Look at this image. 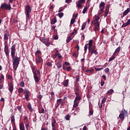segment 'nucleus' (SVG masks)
<instances>
[{
  "label": "nucleus",
  "instance_id": "obj_25",
  "mask_svg": "<svg viewBox=\"0 0 130 130\" xmlns=\"http://www.w3.org/2000/svg\"><path fill=\"white\" fill-rule=\"evenodd\" d=\"M113 92H114V90H113L112 89H111L107 92L106 94L107 95H108V94H113Z\"/></svg>",
  "mask_w": 130,
  "mask_h": 130
},
{
  "label": "nucleus",
  "instance_id": "obj_8",
  "mask_svg": "<svg viewBox=\"0 0 130 130\" xmlns=\"http://www.w3.org/2000/svg\"><path fill=\"white\" fill-rule=\"evenodd\" d=\"M100 9L104 10L105 8V3L101 2L99 6Z\"/></svg>",
  "mask_w": 130,
  "mask_h": 130
},
{
  "label": "nucleus",
  "instance_id": "obj_5",
  "mask_svg": "<svg viewBox=\"0 0 130 130\" xmlns=\"http://www.w3.org/2000/svg\"><path fill=\"white\" fill-rule=\"evenodd\" d=\"M36 60L37 63H40V62H42L43 61L42 58L39 55L37 56Z\"/></svg>",
  "mask_w": 130,
  "mask_h": 130
},
{
  "label": "nucleus",
  "instance_id": "obj_7",
  "mask_svg": "<svg viewBox=\"0 0 130 130\" xmlns=\"http://www.w3.org/2000/svg\"><path fill=\"white\" fill-rule=\"evenodd\" d=\"M92 44H93V40H90L89 41L88 44H87V45H88V50H91V49H92Z\"/></svg>",
  "mask_w": 130,
  "mask_h": 130
},
{
  "label": "nucleus",
  "instance_id": "obj_32",
  "mask_svg": "<svg viewBox=\"0 0 130 130\" xmlns=\"http://www.w3.org/2000/svg\"><path fill=\"white\" fill-rule=\"evenodd\" d=\"M86 25H87V23L84 22L81 26V30H84L86 27Z\"/></svg>",
  "mask_w": 130,
  "mask_h": 130
},
{
  "label": "nucleus",
  "instance_id": "obj_22",
  "mask_svg": "<svg viewBox=\"0 0 130 130\" xmlns=\"http://www.w3.org/2000/svg\"><path fill=\"white\" fill-rule=\"evenodd\" d=\"M119 51H120V47H118V48H117L115 51V52H114V55H115V54H116V53L119 52Z\"/></svg>",
  "mask_w": 130,
  "mask_h": 130
},
{
  "label": "nucleus",
  "instance_id": "obj_38",
  "mask_svg": "<svg viewBox=\"0 0 130 130\" xmlns=\"http://www.w3.org/2000/svg\"><path fill=\"white\" fill-rule=\"evenodd\" d=\"M8 50H9V46H8V45H5L4 48V51H7Z\"/></svg>",
  "mask_w": 130,
  "mask_h": 130
},
{
  "label": "nucleus",
  "instance_id": "obj_56",
  "mask_svg": "<svg viewBox=\"0 0 130 130\" xmlns=\"http://www.w3.org/2000/svg\"><path fill=\"white\" fill-rule=\"evenodd\" d=\"M99 27L100 26H95L93 28V30L94 31H98V30H99Z\"/></svg>",
  "mask_w": 130,
  "mask_h": 130
},
{
  "label": "nucleus",
  "instance_id": "obj_39",
  "mask_svg": "<svg viewBox=\"0 0 130 130\" xmlns=\"http://www.w3.org/2000/svg\"><path fill=\"white\" fill-rule=\"evenodd\" d=\"M76 101L81 100V96H76L75 100Z\"/></svg>",
  "mask_w": 130,
  "mask_h": 130
},
{
  "label": "nucleus",
  "instance_id": "obj_49",
  "mask_svg": "<svg viewBox=\"0 0 130 130\" xmlns=\"http://www.w3.org/2000/svg\"><path fill=\"white\" fill-rule=\"evenodd\" d=\"M56 122V120H55V119L53 118L51 122V124H55V123Z\"/></svg>",
  "mask_w": 130,
  "mask_h": 130
},
{
  "label": "nucleus",
  "instance_id": "obj_30",
  "mask_svg": "<svg viewBox=\"0 0 130 130\" xmlns=\"http://www.w3.org/2000/svg\"><path fill=\"white\" fill-rule=\"evenodd\" d=\"M50 95H51L50 98V101H51V100H53V98H54V96H53L54 95V92L53 91H52L50 93Z\"/></svg>",
  "mask_w": 130,
  "mask_h": 130
},
{
  "label": "nucleus",
  "instance_id": "obj_44",
  "mask_svg": "<svg viewBox=\"0 0 130 130\" xmlns=\"http://www.w3.org/2000/svg\"><path fill=\"white\" fill-rule=\"evenodd\" d=\"M126 26H128V23L127 22H125V23H123L122 25V28H123L124 27H126Z\"/></svg>",
  "mask_w": 130,
  "mask_h": 130
},
{
  "label": "nucleus",
  "instance_id": "obj_37",
  "mask_svg": "<svg viewBox=\"0 0 130 130\" xmlns=\"http://www.w3.org/2000/svg\"><path fill=\"white\" fill-rule=\"evenodd\" d=\"M19 86H20V87H22V88H23V87H25V83H24V82L21 81V82L20 83Z\"/></svg>",
  "mask_w": 130,
  "mask_h": 130
},
{
  "label": "nucleus",
  "instance_id": "obj_51",
  "mask_svg": "<svg viewBox=\"0 0 130 130\" xmlns=\"http://www.w3.org/2000/svg\"><path fill=\"white\" fill-rule=\"evenodd\" d=\"M4 78H5V77L3 75L0 76V82L1 83H2L3 81H2V80H3V79H4Z\"/></svg>",
  "mask_w": 130,
  "mask_h": 130
},
{
  "label": "nucleus",
  "instance_id": "obj_1",
  "mask_svg": "<svg viewBox=\"0 0 130 130\" xmlns=\"http://www.w3.org/2000/svg\"><path fill=\"white\" fill-rule=\"evenodd\" d=\"M16 52V45L14 44L11 47V56L13 60V66L14 71H17V69L20 63L21 58L20 57L15 56Z\"/></svg>",
  "mask_w": 130,
  "mask_h": 130
},
{
  "label": "nucleus",
  "instance_id": "obj_27",
  "mask_svg": "<svg viewBox=\"0 0 130 130\" xmlns=\"http://www.w3.org/2000/svg\"><path fill=\"white\" fill-rule=\"evenodd\" d=\"M56 22V18H53L51 20V24L52 25H53L54 24H55V22Z\"/></svg>",
  "mask_w": 130,
  "mask_h": 130
},
{
  "label": "nucleus",
  "instance_id": "obj_34",
  "mask_svg": "<svg viewBox=\"0 0 130 130\" xmlns=\"http://www.w3.org/2000/svg\"><path fill=\"white\" fill-rule=\"evenodd\" d=\"M115 55H114V54H113V55L112 56V57L109 58V61H111L113 60V59H114L115 58Z\"/></svg>",
  "mask_w": 130,
  "mask_h": 130
},
{
  "label": "nucleus",
  "instance_id": "obj_23",
  "mask_svg": "<svg viewBox=\"0 0 130 130\" xmlns=\"http://www.w3.org/2000/svg\"><path fill=\"white\" fill-rule=\"evenodd\" d=\"M72 39L73 38H72V36H69L67 39V43H69Z\"/></svg>",
  "mask_w": 130,
  "mask_h": 130
},
{
  "label": "nucleus",
  "instance_id": "obj_48",
  "mask_svg": "<svg viewBox=\"0 0 130 130\" xmlns=\"http://www.w3.org/2000/svg\"><path fill=\"white\" fill-rule=\"evenodd\" d=\"M93 115V110H90L89 111V115L88 116H91V115Z\"/></svg>",
  "mask_w": 130,
  "mask_h": 130
},
{
  "label": "nucleus",
  "instance_id": "obj_57",
  "mask_svg": "<svg viewBox=\"0 0 130 130\" xmlns=\"http://www.w3.org/2000/svg\"><path fill=\"white\" fill-rule=\"evenodd\" d=\"M17 109L19 111V112H22V108H21V107L17 106Z\"/></svg>",
  "mask_w": 130,
  "mask_h": 130
},
{
  "label": "nucleus",
  "instance_id": "obj_62",
  "mask_svg": "<svg viewBox=\"0 0 130 130\" xmlns=\"http://www.w3.org/2000/svg\"><path fill=\"white\" fill-rule=\"evenodd\" d=\"M104 84H105V82L103 80H102L101 81V85L103 86L104 85Z\"/></svg>",
  "mask_w": 130,
  "mask_h": 130
},
{
  "label": "nucleus",
  "instance_id": "obj_14",
  "mask_svg": "<svg viewBox=\"0 0 130 130\" xmlns=\"http://www.w3.org/2000/svg\"><path fill=\"white\" fill-rule=\"evenodd\" d=\"M56 56L58 58H61V55L59 54L58 50H57V53L53 56V57H56Z\"/></svg>",
  "mask_w": 130,
  "mask_h": 130
},
{
  "label": "nucleus",
  "instance_id": "obj_16",
  "mask_svg": "<svg viewBox=\"0 0 130 130\" xmlns=\"http://www.w3.org/2000/svg\"><path fill=\"white\" fill-rule=\"evenodd\" d=\"M121 113L124 116H127V111L125 109L122 110Z\"/></svg>",
  "mask_w": 130,
  "mask_h": 130
},
{
  "label": "nucleus",
  "instance_id": "obj_43",
  "mask_svg": "<svg viewBox=\"0 0 130 130\" xmlns=\"http://www.w3.org/2000/svg\"><path fill=\"white\" fill-rule=\"evenodd\" d=\"M80 81V77H76V81L75 82V85L76 86L77 84H78V82H79Z\"/></svg>",
  "mask_w": 130,
  "mask_h": 130
},
{
  "label": "nucleus",
  "instance_id": "obj_28",
  "mask_svg": "<svg viewBox=\"0 0 130 130\" xmlns=\"http://www.w3.org/2000/svg\"><path fill=\"white\" fill-rule=\"evenodd\" d=\"M29 122H26L25 124V128L26 129V130H29Z\"/></svg>",
  "mask_w": 130,
  "mask_h": 130
},
{
  "label": "nucleus",
  "instance_id": "obj_45",
  "mask_svg": "<svg viewBox=\"0 0 130 130\" xmlns=\"http://www.w3.org/2000/svg\"><path fill=\"white\" fill-rule=\"evenodd\" d=\"M87 49H88V44H85L84 46V51L85 52H87Z\"/></svg>",
  "mask_w": 130,
  "mask_h": 130
},
{
  "label": "nucleus",
  "instance_id": "obj_40",
  "mask_svg": "<svg viewBox=\"0 0 130 130\" xmlns=\"http://www.w3.org/2000/svg\"><path fill=\"white\" fill-rule=\"evenodd\" d=\"M4 52L5 53L6 56L8 57L10 54V51H9V50H8L5 51Z\"/></svg>",
  "mask_w": 130,
  "mask_h": 130
},
{
  "label": "nucleus",
  "instance_id": "obj_21",
  "mask_svg": "<svg viewBox=\"0 0 130 130\" xmlns=\"http://www.w3.org/2000/svg\"><path fill=\"white\" fill-rule=\"evenodd\" d=\"M90 51L91 52V54H93V53L94 54H95V55H97V54H98V52L96 50H93V49H91V50H89V52Z\"/></svg>",
  "mask_w": 130,
  "mask_h": 130
},
{
  "label": "nucleus",
  "instance_id": "obj_3",
  "mask_svg": "<svg viewBox=\"0 0 130 130\" xmlns=\"http://www.w3.org/2000/svg\"><path fill=\"white\" fill-rule=\"evenodd\" d=\"M40 41H41V42H42V43H44V44H45V45H46V46H49V45L51 44V42L48 41V39L46 40L43 38H40Z\"/></svg>",
  "mask_w": 130,
  "mask_h": 130
},
{
  "label": "nucleus",
  "instance_id": "obj_6",
  "mask_svg": "<svg viewBox=\"0 0 130 130\" xmlns=\"http://www.w3.org/2000/svg\"><path fill=\"white\" fill-rule=\"evenodd\" d=\"M9 90L11 93L14 91V85L12 83H10L9 85Z\"/></svg>",
  "mask_w": 130,
  "mask_h": 130
},
{
  "label": "nucleus",
  "instance_id": "obj_55",
  "mask_svg": "<svg viewBox=\"0 0 130 130\" xmlns=\"http://www.w3.org/2000/svg\"><path fill=\"white\" fill-rule=\"evenodd\" d=\"M24 96L26 101H28V100L29 99V94H25Z\"/></svg>",
  "mask_w": 130,
  "mask_h": 130
},
{
  "label": "nucleus",
  "instance_id": "obj_31",
  "mask_svg": "<svg viewBox=\"0 0 130 130\" xmlns=\"http://www.w3.org/2000/svg\"><path fill=\"white\" fill-rule=\"evenodd\" d=\"M85 72L86 73H89V74H91V73H93V72H94V69H92L90 70H86Z\"/></svg>",
  "mask_w": 130,
  "mask_h": 130
},
{
  "label": "nucleus",
  "instance_id": "obj_61",
  "mask_svg": "<svg viewBox=\"0 0 130 130\" xmlns=\"http://www.w3.org/2000/svg\"><path fill=\"white\" fill-rule=\"evenodd\" d=\"M11 122H15V117L14 116H12L11 117Z\"/></svg>",
  "mask_w": 130,
  "mask_h": 130
},
{
  "label": "nucleus",
  "instance_id": "obj_52",
  "mask_svg": "<svg viewBox=\"0 0 130 130\" xmlns=\"http://www.w3.org/2000/svg\"><path fill=\"white\" fill-rule=\"evenodd\" d=\"M63 16V13H58V17L59 18H62Z\"/></svg>",
  "mask_w": 130,
  "mask_h": 130
},
{
  "label": "nucleus",
  "instance_id": "obj_15",
  "mask_svg": "<svg viewBox=\"0 0 130 130\" xmlns=\"http://www.w3.org/2000/svg\"><path fill=\"white\" fill-rule=\"evenodd\" d=\"M55 64L57 66V69H60V68L62 67V65H61V61H58Z\"/></svg>",
  "mask_w": 130,
  "mask_h": 130
},
{
  "label": "nucleus",
  "instance_id": "obj_64",
  "mask_svg": "<svg viewBox=\"0 0 130 130\" xmlns=\"http://www.w3.org/2000/svg\"><path fill=\"white\" fill-rule=\"evenodd\" d=\"M105 72L106 73H108V72H109V68H106V69H105Z\"/></svg>",
  "mask_w": 130,
  "mask_h": 130
},
{
  "label": "nucleus",
  "instance_id": "obj_12",
  "mask_svg": "<svg viewBox=\"0 0 130 130\" xmlns=\"http://www.w3.org/2000/svg\"><path fill=\"white\" fill-rule=\"evenodd\" d=\"M62 85L64 86V87H68V86H69V79L64 80L62 83Z\"/></svg>",
  "mask_w": 130,
  "mask_h": 130
},
{
  "label": "nucleus",
  "instance_id": "obj_42",
  "mask_svg": "<svg viewBox=\"0 0 130 130\" xmlns=\"http://www.w3.org/2000/svg\"><path fill=\"white\" fill-rule=\"evenodd\" d=\"M87 10H88V7H84V8L82 11L83 14H85L86 13V12H87Z\"/></svg>",
  "mask_w": 130,
  "mask_h": 130
},
{
  "label": "nucleus",
  "instance_id": "obj_26",
  "mask_svg": "<svg viewBox=\"0 0 130 130\" xmlns=\"http://www.w3.org/2000/svg\"><path fill=\"white\" fill-rule=\"evenodd\" d=\"M119 117L122 120H124V116L121 113L119 115Z\"/></svg>",
  "mask_w": 130,
  "mask_h": 130
},
{
  "label": "nucleus",
  "instance_id": "obj_54",
  "mask_svg": "<svg viewBox=\"0 0 130 130\" xmlns=\"http://www.w3.org/2000/svg\"><path fill=\"white\" fill-rule=\"evenodd\" d=\"M24 93L25 94V95H27V94H29V91L28 90H27L26 89H25L24 91Z\"/></svg>",
  "mask_w": 130,
  "mask_h": 130
},
{
  "label": "nucleus",
  "instance_id": "obj_46",
  "mask_svg": "<svg viewBox=\"0 0 130 130\" xmlns=\"http://www.w3.org/2000/svg\"><path fill=\"white\" fill-rule=\"evenodd\" d=\"M44 108H42L41 110L39 111V113H44Z\"/></svg>",
  "mask_w": 130,
  "mask_h": 130
},
{
  "label": "nucleus",
  "instance_id": "obj_24",
  "mask_svg": "<svg viewBox=\"0 0 130 130\" xmlns=\"http://www.w3.org/2000/svg\"><path fill=\"white\" fill-rule=\"evenodd\" d=\"M34 79L36 83L39 82V77H38V76H34Z\"/></svg>",
  "mask_w": 130,
  "mask_h": 130
},
{
  "label": "nucleus",
  "instance_id": "obj_13",
  "mask_svg": "<svg viewBox=\"0 0 130 130\" xmlns=\"http://www.w3.org/2000/svg\"><path fill=\"white\" fill-rule=\"evenodd\" d=\"M129 12H130V9L129 8H128L123 12V16L125 17V16H126L128 13H129Z\"/></svg>",
  "mask_w": 130,
  "mask_h": 130
},
{
  "label": "nucleus",
  "instance_id": "obj_18",
  "mask_svg": "<svg viewBox=\"0 0 130 130\" xmlns=\"http://www.w3.org/2000/svg\"><path fill=\"white\" fill-rule=\"evenodd\" d=\"M7 6V3H4L1 4V9H2L3 10H5L6 9V7Z\"/></svg>",
  "mask_w": 130,
  "mask_h": 130
},
{
  "label": "nucleus",
  "instance_id": "obj_36",
  "mask_svg": "<svg viewBox=\"0 0 130 130\" xmlns=\"http://www.w3.org/2000/svg\"><path fill=\"white\" fill-rule=\"evenodd\" d=\"M23 91H24V89L22 88H19L18 89V92L19 93H23Z\"/></svg>",
  "mask_w": 130,
  "mask_h": 130
},
{
  "label": "nucleus",
  "instance_id": "obj_53",
  "mask_svg": "<svg viewBox=\"0 0 130 130\" xmlns=\"http://www.w3.org/2000/svg\"><path fill=\"white\" fill-rule=\"evenodd\" d=\"M46 64L48 67H52V64L50 62H47Z\"/></svg>",
  "mask_w": 130,
  "mask_h": 130
},
{
  "label": "nucleus",
  "instance_id": "obj_17",
  "mask_svg": "<svg viewBox=\"0 0 130 130\" xmlns=\"http://www.w3.org/2000/svg\"><path fill=\"white\" fill-rule=\"evenodd\" d=\"M61 99H59L57 100V105L56 106V108L59 106L60 103H61Z\"/></svg>",
  "mask_w": 130,
  "mask_h": 130
},
{
  "label": "nucleus",
  "instance_id": "obj_19",
  "mask_svg": "<svg viewBox=\"0 0 130 130\" xmlns=\"http://www.w3.org/2000/svg\"><path fill=\"white\" fill-rule=\"evenodd\" d=\"M108 13H109V8H107L105 12V15H104L105 18H106V17H107V15H108Z\"/></svg>",
  "mask_w": 130,
  "mask_h": 130
},
{
  "label": "nucleus",
  "instance_id": "obj_50",
  "mask_svg": "<svg viewBox=\"0 0 130 130\" xmlns=\"http://www.w3.org/2000/svg\"><path fill=\"white\" fill-rule=\"evenodd\" d=\"M106 102V98H104L102 100V104H104Z\"/></svg>",
  "mask_w": 130,
  "mask_h": 130
},
{
  "label": "nucleus",
  "instance_id": "obj_58",
  "mask_svg": "<svg viewBox=\"0 0 130 130\" xmlns=\"http://www.w3.org/2000/svg\"><path fill=\"white\" fill-rule=\"evenodd\" d=\"M41 53V51L40 50H37L36 52V55H39L38 54H40Z\"/></svg>",
  "mask_w": 130,
  "mask_h": 130
},
{
  "label": "nucleus",
  "instance_id": "obj_4",
  "mask_svg": "<svg viewBox=\"0 0 130 130\" xmlns=\"http://www.w3.org/2000/svg\"><path fill=\"white\" fill-rule=\"evenodd\" d=\"M85 2V0H79L76 3V5L78 8L82 7V4Z\"/></svg>",
  "mask_w": 130,
  "mask_h": 130
},
{
  "label": "nucleus",
  "instance_id": "obj_10",
  "mask_svg": "<svg viewBox=\"0 0 130 130\" xmlns=\"http://www.w3.org/2000/svg\"><path fill=\"white\" fill-rule=\"evenodd\" d=\"M19 128L20 130H25V126L24 125V123L23 122L20 123Z\"/></svg>",
  "mask_w": 130,
  "mask_h": 130
},
{
  "label": "nucleus",
  "instance_id": "obj_63",
  "mask_svg": "<svg viewBox=\"0 0 130 130\" xmlns=\"http://www.w3.org/2000/svg\"><path fill=\"white\" fill-rule=\"evenodd\" d=\"M71 67H70V66L66 68V71L67 72H70V71H71Z\"/></svg>",
  "mask_w": 130,
  "mask_h": 130
},
{
  "label": "nucleus",
  "instance_id": "obj_2",
  "mask_svg": "<svg viewBox=\"0 0 130 130\" xmlns=\"http://www.w3.org/2000/svg\"><path fill=\"white\" fill-rule=\"evenodd\" d=\"M31 11L32 9H31V8H30V6L29 5H27L25 7V14L26 15V17L27 19H30V13H31Z\"/></svg>",
  "mask_w": 130,
  "mask_h": 130
},
{
  "label": "nucleus",
  "instance_id": "obj_29",
  "mask_svg": "<svg viewBox=\"0 0 130 130\" xmlns=\"http://www.w3.org/2000/svg\"><path fill=\"white\" fill-rule=\"evenodd\" d=\"M64 118L65 119H66V120H70V118H71V116H70V114H68L65 116Z\"/></svg>",
  "mask_w": 130,
  "mask_h": 130
},
{
  "label": "nucleus",
  "instance_id": "obj_60",
  "mask_svg": "<svg viewBox=\"0 0 130 130\" xmlns=\"http://www.w3.org/2000/svg\"><path fill=\"white\" fill-rule=\"evenodd\" d=\"M74 23H75V19H72L71 20L70 24L71 25H73V24H74Z\"/></svg>",
  "mask_w": 130,
  "mask_h": 130
},
{
  "label": "nucleus",
  "instance_id": "obj_47",
  "mask_svg": "<svg viewBox=\"0 0 130 130\" xmlns=\"http://www.w3.org/2000/svg\"><path fill=\"white\" fill-rule=\"evenodd\" d=\"M9 39V37L7 34L4 35V40H8Z\"/></svg>",
  "mask_w": 130,
  "mask_h": 130
},
{
  "label": "nucleus",
  "instance_id": "obj_35",
  "mask_svg": "<svg viewBox=\"0 0 130 130\" xmlns=\"http://www.w3.org/2000/svg\"><path fill=\"white\" fill-rule=\"evenodd\" d=\"M95 20L94 21H99L100 20V18L99 17V15H95Z\"/></svg>",
  "mask_w": 130,
  "mask_h": 130
},
{
  "label": "nucleus",
  "instance_id": "obj_11",
  "mask_svg": "<svg viewBox=\"0 0 130 130\" xmlns=\"http://www.w3.org/2000/svg\"><path fill=\"white\" fill-rule=\"evenodd\" d=\"M92 24L94 25V26H100V24L99 23V21H96V20H93L92 21Z\"/></svg>",
  "mask_w": 130,
  "mask_h": 130
},
{
  "label": "nucleus",
  "instance_id": "obj_33",
  "mask_svg": "<svg viewBox=\"0 0 130 130\" xmlns=\"http://www.w3.org/2000/svg\"><path fill=\"white\" fill-rule=\"evenodd\" d=\"M104 10V9H100L98 14V16H100L102 14H103Z\"/></svg>",
  "mask_w": 130,
  "mask_h": 130
},
{
  "label": "nucleus",
  "instance_id": "obj_41",
  "mask_svg": "<svg viewBox=\"0 0 130 130\" xmlns=\"http://www.w3.org/2000/svg\"><path fill=\"white\" fill-rule=\"evenodd\" d=\"M79 86H75L74 91L75 92H79Z\"/></svg>",
  "mask_w": 130,
  "mask_h": 130
},
{
  "label": "nucleus",
  "instance_id": "obj_20",
  "mask_svg": "<svg viewBox=\"0 0 130 130\" xmlns=\"http://www.w3.org/2000/svg\"><path fill=\"white\" fill-rule=\"evenodd\" d=\"M27 108L29 110V111H33V108H32V106H31L30 103H29L27 105Z\"/></svg>",
  "mask_w": 130,
  "mask_h": 130
},
{
  "label": "nucleus",
  "instance_id": "obj_9",
  "mask_svg": "<svg viewBox=\"0 0 130 130\" xmlns=\"http://www.w3.org/2000/svg\"><path fill=\"white\" fill-rule=\"evenodd\" d=\"M11 9L12 7H11V4L10 3L8 4H6L5 10H6V11H11Z\"/></svg>",
  "mask_w": 130,
  "mask_h": 130
},
{
  "label": "nucleus",
  "instance_id": "obj_59",
  "mask_svg": "<svg viewBox=\"0 0 130 130\" xmlns=\"http://www.w3.org/2000/svg\"><path fill=\"white\" fill-rule=\"evenodd\" d=\"M95 71H97V72H99L100 71H101V70H103V68H95Z\"/></svg>",
  "mask_w": 130,
  "mask_h": 130
}]
</instances>
